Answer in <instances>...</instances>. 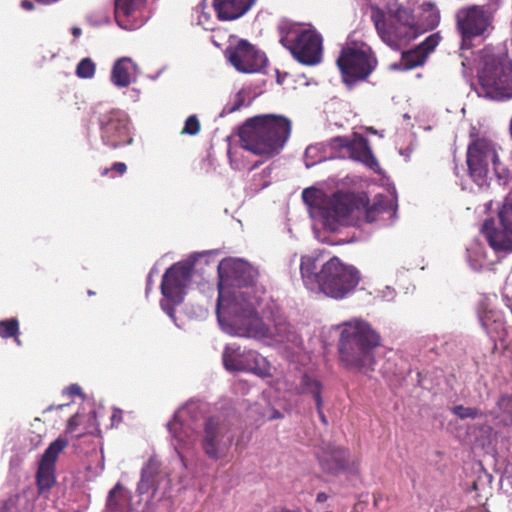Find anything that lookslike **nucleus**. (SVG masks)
<instances>
[{"label": "nucleus", "mask_w": 512, "mask_h": 512, "mask_svg": "<svg viewBox=\"0 0 512 512\" xmlns=\"http://www.w3.org/2000/svg\"><path fill=\"white\" fill-rule=\"evenodd\" d=\"M138 65L129 57L117 59L111 69L110 81L117 88H126L139 76Z\"/></svg>", "instance_id": "393cba45"}, {"label": "nucleus", "mask_w": 512, "mask_h": 512, "mask_svg": "<svg viewBox=\"0 0 512 512\" xmlns=\"http://www.w3.org/2000/svg\"><path fill=\"white\" fill-rule=\"evenodd\" d=\"M20 6H21V8H23L26 11H31L34 8V4L30 0H22L20 2Z\"/></svg>", "instance_id": "c03bdc74"}, {"label": "nucleus", "mask_w": 512, "mask_h": 512, "mask_svg": "<svg viewBox=\"0 0 512 512\" xmlns=\"http://www.w3.org/2000/svg\"><path fill=\"white\" fill-rule=\"evenodd\" d=\"M395 290L391 287H386L383 291H382V294H381V297L384 299V300H387V301H391L394 299L395 297Z\"/></svg>", "instance_id": "ea45409f"}, {"label": "nucleus", "mask_w": 512, "mask_h": 512, "mask_svg": "<svg viewBox=\"0 0 512 512\" xmlns=\"http://www.w3.org/2000/svg\"><path fill=\"white\" fill-rule=\"evenodd\" d=\"M302 199L314 221V230L321 225L326 231L336 232L341 226H356L363 222L388 226L396 220L397 198L393 194H378L368 205L365 195L338 191L323 196L317 189L306 188Z\"/></svg>", "instance_id": "f03ea898"}, {"label": "nucleus", "mask_w": 512, "mask_h": 512, "mask_svg": "<svg viewBox=\"0 0 512 512\" xmlns=\"http://www.w3.org/2000/svg\"><path fill=\"white\" fill-rule=\"evenodd\" d=\"M108 171H109V169H104V170L101 172V175H103V176L107 175Z\"/></svg>", "instance_id": "603ef678"}, {"label": "nucleus", "mask_w": 512, "mask_h": 512, "mask_svg": "<svg viewBox=\"0 0 512 512\" xmlns=\"http://www.w3.org/2000/svg\"><path fill=\"white\" fill-rule=\"evenodd\" d=\"M66 446L67 440L57 438L42 455L37 471V484L41 492L49 490L55 483V462Z\"/></svg>", "instance_id": "4be33fe9"}, {"label": "nucleus", "mask_w": 512, "mask_h": 512, "mask_svg": "<svg viewBox=\"0 0 512 512\" xmlns=\"http://www.w3.org/2000/svg\"><path fill=\"white\" fill-rule=\"evenodd\" d=\"M225 55L229 63L242 73L259 72L267 62L265 54L246 40L227 48Z\"/></svg>", "instance_id": "6ab92c4d"}, {"label": "nucleus", "mask_w": 512, "mask_h": 512, "mask_svg": "<svg viewBox=\"0 0 512 512\" xmlns=\"http://www.w3.org/2000/svg\"><path fill=\"white\" fill-rule=\"evenodd\" d=\"M440 40L439 33L431 34L417 48L421 49V52H425L427 57L438 46Z\"/></svg>", "instance_id": "c9c22d12"}, {"label": "nucleus", "mask_w": 512, "mask_h": 512, "mask_svg": "<svg viewBox=\"0 0 512 512\" xmlns=\"http://www.w3.org/2000/svg\"><path fill=\"white\" fill-rule=\"evenodd\" d=\"M266 417L269 420L279 419V418L282 417V414L279 411L275 410V409H270L269 414Z\"/></svg>", "instance_id": "a18cd8bd"}, {"label": "nucleus", "mask_w": 512, "mask_h": 512, "mask_svg": "<svg viewBox=\"0 0 512 512\" xmlns=\"http://www.w3.org/2000/svg\"><path fill=\"white\" fill-rule=\"evenodd\" d=\"M453 413L462 419L475 418L477 415V410L474 408L458 405L453 408Z\"/></svg>", "instance_id": "4c0bfd02"}, {"label": "nucleus", "mask_w": 512, "mask_h": 512, "mask_svg": "<svg viewBox=\"0 0 512 512\" xmlns=\"http://www.w3.org/2000/svg\"><path fill=\"white\" fill-rule=\"evenodd\" d=\"M130 499V492L121 483H117L108 493L106 502L107 512H124L123 502Z\"/></svg>", "instance_id": "c756f323"}, {"label": "nucleus", "mask_w": 512, "mask_h": 512, "mask_svg": "<svg viewBox=\"0 0 512 512\" xmlns=\"http://www.w3.org/2000/svg\"><path fill=\"white\" fill-rule=\"evenodd\" d=\"M239 418L230 404H221L217 413L206 417L202 429L198 431L197 454L189 456L190 467L183 468L180 481L185 483L188 478L195 477L197 461L200 460L199 448L210 460L219 461L229 456L238 429Z\"/></svg>", "instance_id": "20e7f679"}, {"label": "nucleus", "mask_w": 512, "mask_h": 512, "mask_svg": "<svg viewBox=\"0 0 512 512\" xmlns=\"http://www.w3.org/2000/svg\"><path fill=\"white\" fill-rule=\"evenodd\" d=\"M280 43L304 65H317L322 60L323 39L314 28L281 21L278 26Z\"/></svg>", "instance_id": "9d476101"}, {"label": "nucleus", "mask_w": 512, "mask_h": 512, "mask_svg": "<svg viewBox=\"0 0 512 512\" xmlns=\"http://www.w3.org/2000/svg\"><path fill=\"white\" fill-rule=\"evenodd\" d=\"M206 1L207 0H203L197 7V11L200 13L198 16V23L205 30H210L212 29L208 25L210 16L204 11ZM255 1L256 0H212V5L220 20L231 21L246 14L251 9Z\"/></svg>", "instance_id": "aec40b11"}, {"label": "nucleus", "mask_w": 512, "mask_h": 512, "mask_svg": "<svg viewBox=\"0 0 512 512\" xmlns=\"http://www.w3.org/2000/svg\"><path fill=\"white\" fill-rule=\"evenodd\" d=\"M326 498H327V496H326V494H325V493H319V494L317 495V500H318L319 502H323V501H325V500H326Z\"/></svg>", "instance_id": "8fccbe9b"}, {"label": "nucleus", "mask_w": 512, "mask_h": 512, "mask_svg": "<svg viewBox=\"0 0 512 512\" xmlns=\"http://www.w3.org/2000/svg\"><path fill=\"white\" fill-rule=\"evenodd\" d=\"M66 391H67V392H68V394H70V395H79V396H81V395H82V393H81V387H80L79 385H77V384H72V385H70V386L67 388V390H66Z\"/></svg>", "instance_id": "79ce46f5"}, {"label": "nucleus", "mask_w": 512, "mask_h": 512, "mask_svg": "<svg viewBox=\"0 0 512 512\" xmlns=\"http://www.w3.org/2000/svg\"><path fill=\"white\" fill-rule=\"evenodd\" d=\"M482 233L497 257L512 252V198H505L497 219L484 221Z\"/></svg>", "instance_id": "4468645a"}, {"label": "nucleus", "mask_w": 512, "mask_h": 512, "mask_svg": "<svg viewBox=\"0 0 512 512\" xmlns=\"http://www.w3.org/2000/svg\"><path fill=\"white\" fill-rule=\"evenodd\" d=\"M194 261L195 257L192 256L188 261L175 263L166 270L162 278L160 306L177 327L179 324L174 314L175 307L184 301Z\"/></svg>", "instance_id": "ddd939ff"}, {"label": "nucleus", "mask_w": 512, "mask_h": 512, "mask_svg": "<svg viewBox=\"0 0 512 512\" xmlns=\"http://www.w3.org/2000/svg\"><path fill=\"white\" fill-rule=\"evenodd\" d=\"M467 257L473 270H480L495 263V259L488 256L485 246L479 242L467 248Z\"/></svg>", "instance_id": "cd10ccee"}, {"label": "nucleus", "mask_w": 512, "mask_h": 512, "mask_svg": "<svg viewBox=\"0 0 512 512\" xmlns=\"http://www.w3.org/2000/svg\"><path fill=\"white\" fill-rule=\"evenodd\" d=\"M331 145L338 147L339 158L349 156L375 172L380 170L378 161L374 157L368 141L363 137H356L350 140L347 137L338 136L331 139Z\"/></svg>", "instance_id": "412c9836"}, {"label": "nucleus", "mask_w": 512, "mask_h": 512, "mask_svg": "<svg viewBox=\"0 0 512 512\" xmlns=\"http://www.w3.org/2000/svg\"><path fill=\"white\" fill-rule=\"evenodd\" d=\"M101 139L105 146L117 148L131 144L129 117L123 110L112 108L98 117Z\"/></svg>", "instance_id": "a211bd4d"}, {"label": "nucleus", "mask_w": 512, "mask_h": 512, "mask_svg": "<svg viewBox=\"0 0 512 512\" xmlns=\"http://www.w3.org/2000/svg\"><path fill=\"white\" fill-rule=\"evenodd\" d=\"M371 19L382 41L393 49H400L418 35L414 17L409 9L399 7L386 16L383 10L373 8Z\"/></svg>", "instance_id": "9b49d317"}, {"label": "nucleus", "mask_w": 512, "mask_h": 512, "mask_svg": "<svg viewBox=\"0 0 512 512\" xmlns=\"http://www.w3.org/2000/svg\"><path fill=\"white\" fill-rule=\"evenodd\" d=\"M487 315L485 317H480V321L482 322V326L485 328V329H488V323H487Z\"/></svg>", "instance_id": "09e8293b"}, {"label": "nucleus", "mask_w": 512, "mask_h": 512, "mask_svg": "<svg viewBox=\"0 0 512 512\" xmlns=\"http://www.w3.org/2000/svg\"><path fill=\"white\" fill-rule=\"evenodd\" d=\"M96 65L94 61L89 58H83L76 66L75 73L81 79H91L94 77Z\"/></svg>", "instance_id": "7c9ffc66"}, {"label": "nucleus", "mask_w": 512, "mask_h": 512, "mask_svg": "<svg viewBox=\"0 0 512 512\" xmlns=\"http://www.w3.org/2000/svg\"><path fill=\"white\" fill-rule=\"evenodd\" d=\"M111 170L117 172L119 175H123L127 170V166L123 162H115L112 165Z\"/></svg>", "instance_id": "a19ab883"}, {"label": "nucleus", "mask_w": 512, "mask_h": 512, "mask_svg": "<svg viewBox=\"0 0 512 512\" xmlns=\"http://www.w3.org/2000/svg\"><path fill=\"white\" fill-rule=\"evenodd\" d=\"M491 14L480 6L462 8L456 13L458 32L461 35V49H469L472 41L482 37L491 25Z\"/></svg>", "instance_id": "f3484780"}, {"label": "nucleus", "mask_w": 512, "mask_h": 512, "mask_svg": "<svg viewBox=\"0 0 512 512\" xmlns=\"http://www.w3.org/2000/svg\"><path fill=\"white\" fill-rule=\"evenodd\" d=\"M144 3L145 0H116L115 20L117 24L126 30L140 28L145 23L141 14Z\"/></svg>", "instance_id": "5701e85b"}, {"label": "nucleus", "mask_w": 512, "mask_h": 512, "mask_svg": "<svg viewBox=\"0 0 512 512\" xmlns=\"http://www.w3.org/2000/svg\"><path fill=\"white\" fill-rule=\"evenodd\" d=\"M218 276L216 313L225 333L267 345L299 343L278 305L257 284V269L241 258L229 257L220 261Z\"/></svg>", "instance_id": "f257e3e1"}, {"label": "nucleus", "mask_w": 512, "mask_h": 512, "mask_svg": "<svg viewBox=\"0 0 512 512\" xmlns=\"http://www.w3.org/2000/svg\"><path fill=\"white\" fill-rule=\"evenodd\" d=\"M159 74H160V72L158 74H156V75H153V77H151V79L152 80H156L158 78Z\"/></svg>", "instance_id": "864d4df0"}, {"label": "nucleus", "mask_w": 512, "mask_h": 512, "mask_svg": "<svg viewBox=\"0 0 512 512\" xmlns=\"http://www.w3.org/2000/svg\"><path fill=\"white\" fill-rule=\"evenodd\" d=\"M338 344L341 363L348 369L363 371L374 362V349L380 344L379 334L365 320L354 318L344 322Z\"/></svg>", "instance_id": "423d86ee"}, {"label": "nucleus", "mask_w": 512, "mask_h": 512, "mask_svg": "<svg viewBox=\"0 0 512 512\" xmlns=\"http://www.w3.org/2000/svg\"><path fill=\"white\" fill-rule=\"evenodd\" d=\"M426 53L421 52V49H414L402 54L399 62L390 65L391 70H411L421 66L426 61Z\"/></svg>", "instance_id": "c85d7f7f"}, {"label": "nucleus", "mask_w": 512, "mask_h": 512, "mask_svg": "<svg viewBox=\"0 0 512 512\" xmlns=\"http://www.w3.org/2000/svg\"><path fill=\"white\" fill-rule=\"evenodd\" d=\"M468 174L479 188L505 187L510 173L500 162L496 145L487 139L473 141L467 149Z\"/></svg>", "instance_id": "6e6552de"}, {"label": "nucleus", "mask_w": 512, "mask_h": 512, "mask_svg": "<svg viewBox=\"0 0 512 512\" xmlns=\"http://www.w3.org/2000/svg\"><path fill=\"white\" fill-rule=\"evenodd\" d=\"M228 156H229L230 165H231L232 169H234V170H242L245 167L243 161H241L237 157L236 154H234L231 151H229Z\"/></svg>", "instance_id": "58836bf2"}, {"label": "nucleus", "mask_w": 512, "mask_h": 512, "mask_svg": "<svg viewBox=\"0 0 512 512\" xmlns=\"http://www.w3.org/2000/svg\"><path fill=\"white\" fill-rule=\"evenodd\" d=\"M72 34H73L75 37L80 36V35H81V29H80V28H78V27H74V28L72 29Z\"/></svg>", "instance_id": "de8ad7c7"}, {"label": "nucleus", "mask_w": 512, "mask_h": 512, "mask_svg": "<svg viewBox=\"0 0 512 512\" xmlns=\"http://www.w3.org/2000/svg\"><path fill=\"white\" fill-rule=\"evenodd\" d=\"M19 325L16 319H8L0 322V336L9 338L15 336L18 332Z\"/></svg>", "instance_id": "f704fd0d"}, {"label": "nucleus", "mask_w": 512, "mask_h": 512, "mask_svg": "<svg viewBox=\"0 0 512 512\" xmlns=\"http://www.w3.org/2000/svg\"><path fill=\"white\" fill-rule=\"evenodd\" d=\"M77 423H76V416H73L70 418L69 422H68V430L70 432H72L74 430V426H76Z\"/></svg>", "instance_id": "49530a36"}, {"label": "nucleus", "mask_w": 512, "mask_h": 512, "mask_svg": "<svg viewBox=\"0 0 512 512\" xmlns=\"http://www.w3.org/2000/svg\"><path fill=\"white\" fill-rule=\"evenodd\" d=\"M323 405H324V401H322V403H320L319 406H316V410H317V413H318V416H319L321 422L326 425L328 423V421H327L326 416L323 413Z\"/></svg>", "instance_id": "37998d69"}, {"label": "nucleus", "mask_w": 512, "mask_h": 512, "mask_svg": "<svg viewBox=\"0 0 512 512\" xmlns=\"http://www.w3.org/2000/svg\"><path fill=\"white\" fill-rule=\"evenodd\" d=\"M169 491V476L161 471L160 462L155 457H151L141 470L136 489L137 495L150 506L166 498Z\"/></svg>", "instance_id": "dca6fc26"}, {"label": "nucleus", "mask_w": 512, "mask_h": 512, "mask_svg": "<svg viewBox=\"0 0 512 512\" xmlns=\"http://www.w3.org/2000/svg\"><path fill=\"white\" fill-rule=\"evenodd\" d=\"M300 273L307 290L336 300L351 294L360 281V273L354 266L344 264L337 257L324 260L316 253L301 257Z\"/></svg>", "instance_id": "7ed1b4c3"}, {"label": "nucleus", "mask_w": 512, "mask_h": 512, "mask_svg": "<svg viewBox=\"0 0 512 512\" xmlns=\"http://www.w3.org/2000/svg\"><path fill=\"white\" fill-rule=\"evenodd\" d=\"M207 406L202 401L191 400L179 408L167 423L170 445L174 449L180 466L190 467L189 456L197 454L199 422L205 420Z\"/></svg>", "instance_id": "0eeeda50"}, {"label": "nucleus", "mask_w": 512, "mask_h": 512, "mask_svg": "<svg viewBox=\"0 0 512 512\" xmlns=\"http://www.w3.org/2000/svg\"><path fill=\"white\" fill-rule=\"evenodd\" d=\"M200 130V123L196 115L189 116L186 121L182 133L196 135Z\"/></svg>", "instance_id": "e433bc0d"}, {"label": "nucleus", "mask_w": 512, "mask_h": 512, "mask_svg": "<svg viewBox=\"0 0 512 512\" xmlns=\"http://www.w3.org/2000/svg\"><path fill=\"white\" fill-rule=\"evenodd\" d=\"M498 408L500 410V417L501 420L504 422L505 425L512 424V395L508 396H502L498 403Z\"/></svg>", "instance_id": "2f4dec72"}, {"label": "nucleus", "mask_w": 512, "mask_h": 512, "mask_svg": "<svg viewBox=\"0 0 512 512\" xmlns=\"http://www.w3.org/2000/svg\"><path fill=\"white\" fill-rule=\"evenodd\" d=\"M290 133L289 119L266 114L246 120L240 128L239 138L243 149L270 158L280 153Z\"/></svg>", "instance_id": "39448f33"}, {"label": "nucleus", "mask_w": 512, "mask_h": 512, "mask_svg": "<svg viewBox=\"0 0 512 512\" xmlns=\"http://www.w3.org/2000/svg\"><path fill=\"white\" fill-rule=\"evenodd\" d=\"M222 361L225 369L231 372H251L262 378L272 374V366L264 356L254 350L242 349L236 344L225 346Z\"/></svg>", "instance_id": "2eb2a0df"}, {"label": "nucleus", "mask_w": 512, "mask_h": 512, "mask_svg": "<svg viewBox=\"0 0 512 512\" xmlns=\"http://www.w3.org/2000/svg\"><path fill=\"white\" fill-rule=\"evenodd\" d=\"M271 168H265L261 173L255 175L252 181V188L255 191L262 190L270 184Z\"/></svg>", "instance_id": "72a5a7b5"}, {"label": "nucleus", "mask_w": 512, "mask_h": 512, "mask_svg": "<svg viewBox=\"0 0 512 512\" xmlns=\"http://www.w3.org/2000/svg\"><path fill=\"white\" fill-rule=\"evenodd\" d=\"M294 391L297 395L310 397L315 406H319L323 400L324 385L321 380L309 373H303L295 384Z\"/></svg>", "instance_id": "a878e982"}, {"label": "nucleus", "mask_w": 512, "mask_h": 512, "mask_svg": "<svg viewBox=\"0 0 512 512\" xmlns=\"http://www.w3.org/2000/svg\"><path fill=\"white\" fill-rule=\"evenodd\" d=\"M151 284H152V272H150V274L148 275V278H147V288H146L147 291L150 289Z\"/></svg>", "instance_id": "3c124183"}, {"label": "nucleus", "mask_w": 512, "mask_h": 512, "mask_svg": "<svg viewBox=\"0 0 512 512\" xmlns=\"http://www.w3.org/2000/svg\"><path fill=\"white\" fill-rule=\"evenodd\" d=\"M480 63L477 94L496 101L512 99V60L485 50Z\"/></svg>", "instance_id": "1a4fd4ad"}, {"label": "nucleus", "mask_w": 512, "mask_h": 512, "mask_svg": "<svg viewBox=\"0 0 512 512\" xmlns=\"http://www.w3.org/2000/svg\"><path fill=\"white\" fill-rule=\"evenodd\" d=\"M337 66L345 84L366 80L377 67L372 49L363 42H347L337 58Z\"/></svg>", "instance_id": "f8f14e48"}, {"label": "nucleus", "mask_w": 512, "mask_h": 512, "mask_svg": "<svg viewBox=\"0 0 512 512\" xmlns=\"http://www.w3.org/2000/svg\"><path fill=\"white\" fill-rule=\"evenodd\" d=\"M317 458L324 471L335 474L345 468L348 452L333 444H324L318 449Z\"/></svg>", "instance_id": "b1692460"}, {"label": "nucleus", "mask_w": 512, "mask_h": 512, "mask_svg": "<svg viewBox=\"0 0 512 512\" xmlns=\"http://www.w3.org/2000/svg\"><path fill=\"white\" fill-rule=\"evenodd\" d=\"M247 92L245 90L238 91L233 99L228 102L223 108L221 115L233 113L242 107L246 106Z\"/></svg>", "instance_id": "473e14b6"}, {"label": "nucleus", "mask_w": 512, "mask_h": 512, "mask_svg": "<svg viewBox=\"0 0 512 512\" xmlns=\"http://www.w3.org/2000/svg\"><path fill=\"white\" fill-rule=\"evenodd\" d=\"M468 64L466 63V61H462V66L463 67H466Z\"/></svg>", "instance_id": "5fc2aeb1"}, {"label": "nucleus", "mask_w": 512, "mask_h": 512, "mask_svg": "<svg viewBox=\"0 0 512 512\" xmlns=\"http://www.w3.org/2000/svg\"><path fill=\"white\" fill-rule=\"evenodd\" d=\"M338 147L331 145V140L327 143H317L309 145L304 154V163L306 168L324 162L329 159L339 158Z\"/></svg>", "instance_id": "bb28decb"}, {"label": "nucleus", "mask_w": 512, "mask_h": 512, "mask_svg": "<svg viewBox=\"0 0 512 512\" xmlns=\"http://www.w3.org/2000/svg\"><path fill=\"white\" fill-rule=\"evenodd\" d=\"M507 198H512V195L508 196Z\"/></svg>", "instance_id": "6e6d98bb"}]
</instances>
